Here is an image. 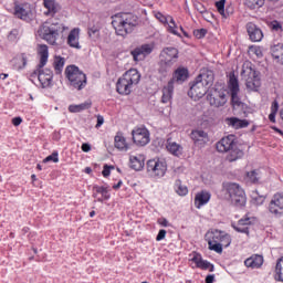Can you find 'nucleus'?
<instances>
[{
	"instance_id": "f257e3e1",
	"label": "nucleus",
	"mask_w": 283,
	"mask_h": 283,
	"mask_svg": "<svg viewBox=\"0 0 283 283\" xmlns=\"http://www.w3.org/2000/svg\"><path fill=\"white\" fill-rule=\"evenodd\" d=\"M38 54L40 56V63L38 69L33 72V76H38V81H40L42 87H50L52 85V78H54V73L50 69H43L48 65V59H50L48 45L40 44Z\"/></svg>"
},
{
	"instance_id": "f03ea898",
	"label": "nucleus",
	"mask_w": 283,
	"mask_h": 283,
	"mask_svg": "<svg viewBox=\"0 0 283 283\" xmlns=\"http://www.w3.org/2000/svg\"><path fill=\"white\" fill-rule=\"evenodd\" d=\"M219 198H221V200H227V202H231L234 207H244V205H247L244 189L235 182H223L219 192Z\"/></svg>"
},
{
	"instance_id": "7ed1b4c3",
	"label": "nucleus",
	"mask_w": 283,
	"mask_h": 283,
	"mask_svg": "<svg viewBox=\"0 0 283 283\" xmlns=\"http://www.w3.org/2000/svg\"><path fill=\"white\" fill-rule=\"evenodd\" d=\"M112 19V25L117 36H127V34H132L134 28L138 25V17L132 13H116Z\"/></svg>"
},
{
	"instance_id": "20e7f679",
	"label": "nucleus",
	"mask_w": 283,
	"mask_h": 283,
	"mask_svg": "<svg viewBox=\"0 0 283 283\" xmlns=\"http://www.w3.org/2000/svg\"><path fill=\"white\" fill-rule=\"evenodd\" d=\"M205 238L208 249L214 253H222V249L231 247V234L226 231L212 229L206 233Z\"/></svg>"
},
{
	"instance_id": "39448f33",
	"label": "nucleus",
	"mask_w": 283,
	"mask_h": 283,
	"mask_svg": "<svg viewBox=\"0 0 283 283\" xmlns=\"http://www.w3.org/2000/svg\"><path fill=\"white\" fill-rule=\"evenodd\" d=\"M216 147L217 151H219L220 154H227V151H230V154L227 157V160L229 163H235V160H240V158L244 156V151L238 148L234 135H229L227 137L221 138L217 143Z\"/></svg>"
},
{
	"instance_id": "423d86ee",
	"label": "nucleus",
	"mask_w": 283,
	"mask_h": 283,
	"mask_svg": "<svg viewBox=\"0 0 283 283\" xmlns=\"http://www.w3.org/2000/svg\"><path fill=\"white\" fill-rule=\"evenodd\" d=\"M138 83H140V73L136 69H130L118 78L116 91L122 96H129L132 90H134V85H138Z\"/></svg>"
},
{
	"instance_id": "0eeeda50",
	"label": "nucleus",
	"mask_w": 283,
	"mask_h": 283,
	"mask_svg": "<svg viewBox=\"0 0 283 283\" xmlns=\"http://www.w3.org/2000/svg\"><path fill=\"white\" fill-rule=\"evenodd\" d=\"M179 55L180 52L175 46H166L161 50L159 54V74H161V76H167V74H169L171 67L178 63Z\"/></svg>"
},
{
	"instance_id": "6e6552de",
	"label": "nucleus",
	"mask_w": 283,
	"mask_h": 283,
	"mask_svg": "<svg viewBox=\"0 0 283 283\" xmlns=\"http://www.w3.org/2000/svg\"><path fill=\"white\" fill-rule=\"evenodd\" d=\"M65 76L71 90L81 92L87 87V75L76 65H70L65 69Z\"/></svg>"
},
{
	"instance_id": "1a4fd4ad",
	"label": "nucleus",
	"mask_w": 283,
	"mask_h": 283,
	"mask_svg": "<svg viewBox=\"0 0 283 283\" xmlns=\"http://www.w3.org/2000/svg\"><path fill=\"white\" fill-rule=\"evenodd\" d=\"M65 30H67V28L59 22L51 24L45 22L40 27L39 34L50 45H56L59 32H65Z\"/></svg>"
},
{
	"instance_id": "9d476101",
	"label": "nucleus",
	"mask_w": 283,
	"mask_h": 283,
	"mask_svg": "<svg viewBox=\"0 0 283 283\" xmlns=\"http://www.w3.org/2000/svg\"><path fill=\"white\" fill-rule=\"evenodd\" d=\"M241 75L245 77V86L248 90H251L252 92H258V90H260V85H262L260 82V72L252 67L251 62H245L243 64Z\"/></svg>"
},
{
	"instance_id": "9b49d317",
	"label": "nucleus",
	"mask_w": 283,
	"mask_h": 283,
	"mask_svg": "<svg viewBox=\"0 0 283 283\" xmlns=\"http://www.w3.org/2000/svg\"><path fill=\"white\" fill-rule=\"evenodd\" d=\"M146 169L153 178H164L167 174V163L163 159H149L146 164Z\"/></svg>"
},
{
	"instance_id": "f8f14e48",
	"label": "nucleus",
	"mask_w": 283,
	"mask_h": 283,
	"mask_svg": "<svg viewBox=\"0 0 283 283\" xmlns=\"http://www.w3.org/2000/svg\"><path fill=\"white\" fill-rule=\"evenodd\" d=\"M228 90L231 96L232 107H241L242 101H240V96H238L240 94V82L238 81L235 74L230 75Z\"/></svg>"
},
{
	"instance_id": "ddd939ff",
	"label": "nucleus",
	"mask_w": 283,
	"mask_h": 283,
	"mask_svg": "<svg viewBox=\"0 0 283 283\" xmlns=\"http://www.w3.org/2000/svg\"><path fill=\"white\" fill-rule=\"evenodd\" d=\"M211 107H224L227 105V92L224 90L216 88L213 92L207 95Z\"/></svg>"
},
{
	"instance_id": "4468645a",
	"label": "nucleus",
	"mask_w": 283,
	"mask_h": 283,
	"mask_svg": "<svg viewBox=\"0 0 283 283\" xmlns=\"http://www.w3.org/2000/svg\"><path fill=\"white\" fill-rule=\"evenodd\" d=\"M269 211L275 218H282L283 216V192L275 193L269 205Z\"/></svg>"
},
{
	"instance_id": "2eb2a0df",
	"label": "nucleus",
	"mask_w": 283,
	"mask_h": 283,
	"mask_svg": "<svg viewBox=\"0 0 283 283\" xmlns=\"http://www.w3.org/2000/svg\"><path fill=\"white\" fill-rule=\"evenodd\" d=\"M133 142L139 147L149 145V130L146 127H138L132 130Z\"/></svg>"
},
{
	"instance_id": "dca6fc26",
	"label": "nucleus",
	"mask_w": 283,
	"mask_h": 283,
	"mask_svg": "<svg viewBox=\"0 0 283 283\" xmlns=\"http://www.w3.org/2000/svg\"><path fill=\"white\" fill-rule=\"evenodd\" d=\"M14 17L21 19L22 21H27L30 23L34 19V12L32 11V7L27 4H18L14 7Z\"/></svg>"
},
{
	"instance_id": "f3484780",
	"label": "nucleus",
	"mask_w": 283,
	"mask_h": 283,
	"mask_svg": "<svg viewBox=\"0 0 283 283\" xmlns=\"http://www.w3.org/2000/svg\"><path fill=\"white\" fill-rule=\"evenodd\" d=\"M154 52V44H143L140 46L135 48L130 54L134 61H145L149 54Z\"/></svg>"
},
{
	"instance_id": "a211bd4d",
	"label": "nucleus",
	"mask_w": 283,
	"mask_h": 283,
	"mask_svg": "<svg viewBox=\"0 0 283 283\" xmlns=\"http://www.w3.org/2000/svg\"><path fill=\"white\" fill-rule=\"evenodd\" d=\"M208 90L209 88L203 86L202 83L196 80L188 91V96H190L192 101H200V98L207 94Z\"/></svg>"
},
{
	"instance_id": "6ab92c4d",
	"label": "nucleus",
	"mask_w": 283,
	"mask_h": 283,
	"mask_svg": "<svg viewBox=\"0 0 283 283\" xmlns=\"http://www.w3.org/2000/svg\"><path fill=\"white\" fill-rule=\"evenodd\" d=\"M245 28H247V32L250 38V41H252L253 43H260V41L264 39V33L262 32V29L258 27V24L253 22H248Z\"/></svg>"
},
{
	"instance_id": "aec40b11",
	"label": "nucleus",
	"mask_w": 283,
	"mask_h": 283,
	"mask_svg": "<svg viewBox=\"0 0 283 283\" xmlns=\"http://www.w3.org/2000/svg\"><path fill=\"white\" fill-rule=\"evenodd\" d=\"M251 224H253V217L245 214L237 223L233 222L231 227L234 231H238V233H245L249 235V227H251Z\"/></svg>"
},
{
	"instance_id": "412c9836",
	"label": "nucleus",
	"mask_w": 283,
	"mask_h": 283,
	"mask_svg": "<svg viewBox=\"0 0 283 283\" xmlns=\"http://www.w3.org/2000/svg\"><path fill=\"white\" fill-rule=\"evenodd\" d=\"M190 138L198 147H205L209 143V134L202 129L192 130Z\"/></svg>"
},
{
	"instance_id": "4be33fe9",
	"label": "nucleus",
	"mask_w": 283,
	"mask_h": 283,
	"mask_svg": "<svg viewBox=\"0 0 283 283\" xmlns=\"http://www.w3.org/2000/svg\"><path fill=\"white\" fill-rule=\"evenodd\" d=\"M81 29L80 28H74L70 31L67 38H66V43L70 48H73L74 50H81Z\"/></svg>"
},
{
	"instance_id": "5701e85b",
	"label": "nucleus",
	"mask_w": 283,
	"mask_h": 283,
	"mask_svg": "<svg viewBox=\"0 0 283 283\" xmlns=\"http://www.w3.org/2000/svg\"><path fill=\"white\" fill-rule=\"evenodd\" d=\"M189 78V70L185 66H179L175 72L172 73V78L169 81V83H178V85H182L185 81Z\"/></svg>"
},
{
	"instance_id": "b1692460",
	"label": "nucleus",
	"mask_w": 283,
	"mask_h": 283,
	"mask_svg": "<svg viewBox=\"0 0 283 283\" xmlns=\"http://www.w3.org/2000/svg\"><path fill=\"white\" fill-rule=\"evenodd\" d=\"M211 200V192L209 190H201L195 196V207L196 209H202L206 205H209Z\"/></svg>"
},
{
	"instance_id": "393cba45",
	"label": "nucleus",
	"mask_w": 283,
	"mask_h": 283,
	"mask_svg": "<svg viewBox=\"0 0 283 283\" xmlns=\"http://www.w3.org/2000/svg\"><path fill=\"white\" fill-rule=\"evenodd\" d=\"M192 262H195L197 269H202V271H210V273H213L214 271V266L213 264H211V262L202 259V255L196 253L192 259Z\"/></svg>"
},
{
	"instance_id": "a878e982",
	"label": "nucleus",
	"mask_w": 283,
	"mask_h": 283,
	"mask_svg": "<svg viewBox=\"0 0 283 283\" xmlns=\"http://www.w3.org/2000/svg\"><path fill=\"white\" fill-rule=\"evenodd\" d=\"M248 269H261L264 264V256L260 254H253L244 261Z\"/></svg>"
},
{
	"instance_id": "bb28decb",
	"label": "nucleus",
	"mask_w": 283,
	"mask_h": 283,
	"mask_svg": "<svg viewBox=\"0 0 283 283\" xmlns=\"http://www.w3.org/2000/svg\"><path fill=\"white\" fill-rule=\"evenodd\" d=\"M130 169L140 171L145 167V156L143 155H130L129 157Z\"/></svg>"
},
{
	"instance_id": "cd10ccee",
	"label": "nucleus",
	"mask_w": 283,
	"mask_h": 283,
	"mask_svg": "<svg viewBox=\"0 0 283 283\" xmlns=\"http://www.w3.org/2000/svg\"><path fill=\"white\" fill-rule=\"evenodd\" d=\"M199 83H201L207 90L213 85V72L211 71H206L196 78Z\"/></svg>"
},
{
	"instance_id": "c85d7f7f",
	"label": "nucleus",
	"mask_w": 283,
	"mask_h": 283,
	"mask_svg": "<svg viewBox=\"0 0 283 283\" xmlns=\"http://www.w3.org/2000/svg\"><path fill=\"white\" fill-rule=\"evenodd\" d=\"M226 123L229 127H233V129H244L249 127V120L240 119L238 117H228Z\"/></svg>"
},
{
	"instance_id": "c756f323",
	"label": "nucleus",
	"mask_w": 283,
	"mask_h": 283,
	"mask_svg": "<svg viewBox=\"0 0 283 283\" xmlns=\"http://www.w3.org/2000/svg\"><path fill=\"white\" fill-rule=\"evenodd\" d=\"M43 6L46 9L45 17H54L59 12V3L56 0H43Z\"/></svg>"
},
{
	"instance_id": "7c9ffc66",
	"label": "nucleus",
	"mask_w": 283,
	"mask_h": 283,
	"mask_svg": "<svg viewBox=\"0 0 283 283\" xmlns=\"http://www.w3.org/2000/svg\"><path fill=\"white\" fill-rule=\"evenodd\" d=\"M171 98H174V82H168V84L163 88L161 103H170Z\"/></svg>"
},
{
	"instance_id": "2f4dec72",
	"label": "nucleus",
	"mask_w": 283,
	"mask_h": 283,
	"mask_svg": "<svg viewBox=\"0 0 283 283\" xmlns=\"http://www.w3.org/2000/svg\"><path fill=\"white\" fill-rule=\"evenodd\" d=\"M115 148L119 151H127L129 149V145L127 144V139L123 136V133H117L115 136Z\"/></svg>"
},
{
	"instance_id": "473e14b6",
	"label": "nucleus",
	"mask_w": 283,
	"mask_h": 283,
	"mask_svg": "<svg viewBox=\"0 0 283 283\" xmlns=\"http://www.w3.org/2000/svg\"><path fill=\"white\" fill-rule=\"evenodd\" d=\"M90 107H92V101L87 99L82 104H71L69 106V112L71 114H78L81 112H85V109H90Z\"/></svg>"
},
{
	"instance_id": "72a5a7b5",
	"label": "nucleus",
	"mask_w": 283,
	"mask_h": 283,
	"mask_svg": "<svg viewBox=\"0 0 283 283\" xmlns=\"http://www.w3.org/2000/svg\"><path fill=\"white\" fill-rule=\"evenodd\" d=\"M174 191L177 193V196L185 197L189 193V188L182 184V180L176 179L174 184Z\"/></svg>"
},
{
	"instance_id": "f704fd0d",
	"label": "nucleus",
	"mask_w": 283,
	"mask_h": 283,
	"mask_svg": "<svg viewBox=\"0 0 283 283\" xmlns=\"http://www.w3.org/2000/svg\"><path fill=\"white\" fill-rule=\"evenodd\" d=\"M271 54L279 63H283V43L272 45Z\"/></svg>"
},
{
	"instance_id": "c9c22d12",
	"label": "nucleus",
	"mask_w": 283,
	"mask_h": 283,
	"mask_svg": "<svg viewBox=\"0 0 283 283\" xmlns=\"http://www.w3.org/2000/svg\"><path fill=\"white\" fill-rule=\"evenodd\" d=\"M260 178H262V174L260 172V169H254L247 172L245 180L248 182H251L252 185H255V182H260Z\"/></svg>"
},
{
	"instance_id": "e433bc0d",
	"label": "nucleus",
	"mask_w": 283,
	"mask_h": 283,
	"mask_svg": "<svg viewBox=\"0 0 283 283\" xmlns=\"http://www.w3.org/2000/svg\"><path fill=\"white\" fill-rule=\"evenodd\" d=\"M166 148L172 156H180L182 154V146L176 142H168Z\"/></svg>"
},
{
	"instance_id": "4c0bfd02",
	"label": "nucleus",
	"mask_w": 283,
	"mask_h": 283,
	"mask_svg": "<svg viewBox=\"0 0 283 283\" xmlns=\"http://www.w3.org/2000/svg\"><path fill=\"white\" fill-rule=\"evenodd\" d=\"M87 34L91 39H99L101 36V24L96 23L93 25H90L87 29Z\"/></svg>"
},
{
	"instance_id": "58836bf2",
	"label": "nucleus",
	"mask_w": 283,
	"mask_h": 283,
	"mask_svg": "<svg viewBox=\"0 0 283 283\" xmlns=\"http://www.w3.org/2000/svg\"><path fill=\"white\" fill-rule=\"evenodd\" d=\"M167 27V31L175 36H181L178 33V24H176V20L172 17H169L168 23L165 24Z\"/></svg>"
},
{
	"instance_id": "ea45409f",
	"label": "nucleus",
	"mask_w": 283,
	"mask_h": 283,
	"mask_svg": "<svg viewBox=\"0 0 283 283\" xmlns=\"http://www.w3.org/2000/svg\"><path fill=\"white\" fill-rule=\"evenodd\" d=\"M265 0H244V6L249 10H260L264 6Z\"/></svg>"
},
{
	"instance_id": "a19ab883",
	"label": "nucleus",
	"mask_w": 283,
	"mask_h": 283,
	"mask_svg": "<svg viewBox=\"0 0 283 283\" xmlns=\"http://www.w3.org/2000/svg\"><path fill=\"white\" fill-rule=\"evenodd\" d=\"M252 205H256V207H260V205H264V200H266V197L260 195L258 190L252 191L251 193Z\"/></svg>"
},
{
	"instance_id": "79ce46f5",
	"label": "nucleus",
	"mask_w": 283,
	"mask_h": 283,
	"mask_svg": "<svg viewBox=\"0 0 283 283\" xmlns=\"http://www.w3.org/2000/svg\"><path fill=\"white\" fill-rule=\"evenodd\" d=\"M53 66L56 74H61V72H63V67H65V59L61 56H55Z\"/></svg>"
},
{
	"instance_id": "37998d69",
	"label": "nucleus",
	"mask_w": 283,
	"mask_h": 283,
	"mask_svg": "<svg viewBox=\"0 0 283 283\" xmlns=\"http://www.w3.org/2000/svg\"><path fill=\"white\" fill-rule=\"evenodd\" d=\"M96 192L102 196L101 198H97V202H103V200H109L111 198L109 191L104 186L96 187Z\"/></svg>"
},
{
	"instance_id": "c03bdc74",
	"label": "nucleus",
	"mask_w": 283,
	"mask_h": 283,
	"mask_svg": "<svg viewBox=\"0 0 283 283\" xmlns=\"http://www.w3.org/2000/svg\"><path fill=\"white\" fill-rule=\"evenodd\" d=\"M20 65H18V70H23L25 65H28V56L25 53H22L21 56L17 60Z\"/></svg>"
},
{
	"instance_id": "a18cd8bd",
	"label": "nucleus",
	"mask_w": 283,
	"mask_h": 283,
	"mask_svg": "<svg viewBox=\"0 0 283 283\" xmlns=\"http://www.w3.org/2000/svg\"><path fill=\"white\" fill-rule=\"evenodd\" d=\"M43 163H59V153L54 151L43 159Z\"/></svg>"
},
{
	"instance_id": "49530a36",
	"label": "nucleus",
	"mask_w": 283,
	"mask_h": 283,
	"mask_svg": "<svg viewBox=\"0 0 283 283\" xmlns=\"http://www.w3.org/2000/svg\"><path fill=\"white\" fill-rule=\"evenodd\" d=\"M169 17L171 15H165L161 12L156 13V19H158V21H160V23H163L164 25H167V23H169Z\"/></svg>"
},
{
	"instance_id": "de8ad7c7",
	"label": "nucleus",
	"mask_w": 283,
	"mask_h": 283,
	"mask_svg": "<svg viewBox=\"0 0 283 283\" xmlns=\"http://www.w3.org/2000/svg\"><path fill=\"white\" fill-rule=\"evenodd\" d=\"M224 3H227V0H220L216 2V8L219 14H222L223 17H224Z\"/></svg>"
},
{
	"instance_id": "09e8293b",
	"label": "nucleus",
	"mask_w": 283,
	"mask_h": 283,
	"mask_svg": "<svg viewBox=\"0 0 283 283\" xmlns=\"http://www.w3.org/2000/svg\"><path fill=\"white\" fill-rule=\"evenodd\" d=\"M196 39H205L207 36V29H197L193 31Z\"/></svg>"
},
{
	"instance_id": "8fccbe9b",
	"label": "nucleus",
	"mask_w": 283,
	"mask_h": 283,
	"mask_svg": "<svg viewBox=\"0 0 283 283\" xmlns=\"http://www.w3.org/2000/svg\"><path fill=\"white\" fill-rule=\"evenodd\" d=\"M166 237H167V230L161 229V230H159V232L156 237V241L160 242V241L165 240Z\"/></svg>"
},
{
	"instance_id": "3c124183",
	"label": "nucleus",
	"mask_w": 283,
	"mask_h": 283,
	"mask_svg": "<svg viewBox=\"0 0 283 283\" xmlns=\"http://www.w3.org/2000/svg\"><path fill=\"white\" fill-rule=\"evenodd\" d=\"M112 169H114V167H111V166H107V165L104 166V169L102 171L104 178L109 177V174H112Z\"/></svg>"
},
{
	"instance_id": "603ef678",
	"label": "nucleus",
	"mask_w": 283,
	"mask_h": 283,
	"mask_svg": "<svg viewBox=\"0 0 283 283\" xmlns=\"http://www.w3.org/2000/svg\"><path fill=\"white\" fill-rule=\"evenodd\" d=\"M279 109H280V103H277V101H274L271 105V112L274 114H277Z\"/></svg>"
},
{
	"instance_id": "864d4df0",
	"label": "nucleus",
	"mask_w": 283,
	"mask_h": 283,
	"mask_svg": "<svg viewBox=\"0 0 283 283\" xmlns=\"http://www.w3.org/2000/svg\"><path fill=\"white\" fill-rule=\"evenodd\" d=\"M82 151H84L85 154L92 151V145L87 143L82 144Z\"/></svg>"
},
{
	"instance_id": "5fc2aeb1",
	"label": "nucleus",
	"mask_w": 283,
	"mask_h": 283,
	"mask_svg": "<svg viewBox=\"0 0 283 283\" xmlns=\"http://www.w3.org/2000/svg\"><path fill=\"white\" fill-rule=\"evenodd\" d=\"M21 123H23V118H21V117L12 118V125H14V127H19V125H21Z\"/></svg>"
},
{
	"instance_id": "6e6d98bb",
	"label": "nucleus",
	"mask_w": 283,
	"mask_h": 283,
	"mask_svg": "<svg viewBox=\"0 0 283 283\" xmlns=\"http://www.w3.org/2000/svg\"><path fill=\"white\" fill-rule=\"evenodd\" d=\"M158 224H160V227H169V221L166 218H160L158 219Z\"/></svg>"
},
{
	"instance_id": "4d7b16f0",
	"label": "nucleus",
	"mask_w": 283,
	"mask_h": 283,
	"mask_svg": "<svg viewBox=\"0 0 283 283\" xmlns=\"http://www.w3.org/2000/svg\"><path fill=\"white\" fill-rule=\"evenodd\" d=\"M251 52H254V54H256V56H262V49L258 48V46H252L251 48Z\"/></svg>"
},
{
	"instance_id": "13d9d810",
	"label": "nucleus",
	"mask_w": 283,
	"mask_h": 283,
	"mask_svg": "<svg viewBox=\"0 0 283 283\" xmlns=\"http://www.w3.org/2000/svg\"><path fill=\"white\" fill-rule=\"evenodd\" d=\"M214 280H216V275L213 274H209L206 276V283H213Z\"/></svg>"
},
{
	"instance_id": "bf43d9fd",
	"label": "nucleus",
	"mask_w": 283,
	"mask_h": 283,
	"mask_svg": "<svg viewBox=\"0 0 283 283\" xmlns=\"http://www.w3.org/2000/svg\"><path fill=\"white\" fill-rule=\"evenodd\" d=\"M103 123H105V119L103 118V116H98L96 127H101Z\"/></svg>"
},
{
	"instance_id": "052dcab7",
	"label": "nucleus",
	"mask_w": 283,
	"mask_h": 283,
	"mask_svg": "<svg viewBox=\"0 0 283 283\" xmlns=\"http://www.w3.org/2000/svg\"><path fill=\"white\" fill-rule=\"evenodd\" d=\"M276 114H277V113H273V112L270 113V115H269V120H270L271 123H275V116H276Z\"/></svg>"
},
{
	"instance_id": "680f3d73",
	"label": "nucleus",
	"mask_w": 283,
	"mask_h": 283,
	"mask_svg": "<svg viewBox=\"0 0 283 283\" xmlns=\"http://www.w3.org/2000/svg\"><path fill=\"white\" fill-rule=\"evenodd\" d=\"M119 187H123V181H118L116 185L113 186V189L118 190Z\"/></svg>"
},
{
	"instance_id": "e2e57ef3",
	"label": "nucleus",
	"mask_w": 283,
	"mask_h": 283,
	"mask_svg": "<svg viewBox=\"0 0 283 283\" xmlns=\"http://www.w3.org/2000/svg\"><path fill=\"white\" fill-rule=\"evenodd\" d=\"M198 11L200 12V14H205V12H207V9H206L203 6H201V7L198 9Z\"/></svg>"
},
{
	"instance_id": "0e129e2a",
	"label": "nucleus",
	"mask_w": 283,
	"mask_h": 283,
	"mask_svg": "<svg viewBox=\"0 0 283 283\" xmlns=\"http://www.w3.org/2000/svg\"><path fill=\"white\" fill-rule=\"evenodd\" d=\"M0 78H1L2 81H6V78H8V74L1 73V74H0Z\"/></svg>"
},
{
	"instance_id": "69168bd1",
	"label": "nucleus",
	"mask_w": 283,
	"mask_h": 283,
	"mask_svg": "<svg viewBox=\"0 0 283 283\" xmlns=\"http://www.w3.org/2000/svg\"><path fill=\"white\" fill-rule=\"evenodd\" d=\"M280 28H282V25H280V23L273 24V30H280Z\"/></svg>"
},
{
	"instance_id": "338daca9",
	"label": "nucleus",
	"mask_w": 283,
	"mask_h": 283,
	"mask_svg": "<svg viewBox=\"0 0 283 283\" xmlns=\"http://www.w3.org/2000/svg\"><path fill=\"white\" fill-rule=\"evenodd\" d=\"M84 171H85V174H92V168L86 167Z\"/></svg>"
},
{
	"instance_id": "774afa93",
	"label": "nucleus",
	"mask_w": 283,
	"mask_h": 283,
	"mask_svg": "<svg viewBox=\"0 0 283 283\" xmlns=\"http://www.w3.org/2000/svg\"><path fill=\"white\" fill-rule=\"evenodd\" d=\"M22 231H23V233H28V232L30 231V228L24 227V228L22 229Z\"/></svg>"
}]
</instances>
